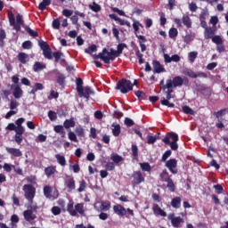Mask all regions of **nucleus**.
<instances>
[{
	"instance_id": "1",
	"label": "nucleus",
	"mask_w": 228,
	"mask_h": 228,
	"mask_svg": "<svg viewBox=\"0 0 228 228\" xmlns=\"http://www.w3.org/2000/svg\"><path fill=\"white\" fill-rule=\"evenodd\" d=\"M23 191L25 193V199L29 204V208L32 209H38V205L35 202V195H37V189L31 184H25L23 186Z\"/></svg>"
},
{
	"instance_id": "2",
	"label": "nucleus",
	"mask_w": 228,
	"mask_h": 228,
	"mask_svg": "<svg viewBox=\"0 0 228 228\" xmlns=\"http://www.w3.org/2000/svg\"><path fill=\"white\" fill-rule=\"evenodd\" d=\"M8 19H9L10 26H12L13 29H15L17 33L20 31V28H26V25L24 24V19H22V15L20 13H18L16 15V21H15V16L13 15V12H9Z\"/></svg>"
},
{
	"instance_id": "3",
	"label": "nucleus",
	"mask_w": 228,
	"mask_h": 228,
	"mask_svg": "<svg viewBox=\"0 0 228 228\" xmlns=\"http://www.w3.org/2000/svg\"><path fill=\"white\" fill-rule=\"evenodd\" d=\"M67 211L71 216H77V213H79V215L85 213V207L83 206V203H78L74 207V201L69 200L67 205Z\"/></svg>"
},
{
	"instance_id": "4",
	"label": "nucleus",
	"mask_w": 228,
	"mask_h": 228,
	"mask_svg": "<svg viewBox=\"0 0 228 228\" xmlns=\"http://www.w3.org/2000/svg\"><path fill=\"white\" fill-rule=\"evenodd\" d=\"M133 83L131 80H127L126 78L120 79L116 86V90H119L121 94H128V92L133 91Z\"/></svg>"
},
{
	"instance_id": "5",
	"label": "nucleus",
	"mask_w": 228,
	"mask_h": 228,
	"mask_svg": "<svg viewBox=\"0 0 228 228\" xmlns=\"http://www.w3.org/2000/svg\"><path fill=\"white\" fill-rule=\"evenodd\" d=\"M167 82H171V86H173L174 88L181 87L183 86V85H184L185 86H188V85H190V79H188V77H183L181 76H176L173 77V79L169 78L167 80Z\"/></svg>"
},
{
	"instance_id": "6",
	"label": "nucleus",
	"mask_w": 228,
	"mask_h": 228,
	"mask_svg": "<svg viewBox=\"0 0 228 228\" xmlns=\"http://www.w3.org/2000/svg\"><path fill=\"white\" fill-rule=\"evenodd\" d=\"M111 203L110 201H96L94 203V209L96 211H110Z\"/></svg>"
},
{
	"instance_id": "7",
	"label": "nucleus",
	"mask_w": 228,
	"mask_h": 228,
	"mask_svg": "<svg viewBox=\"0 0 228 228\" xmlns=\"http://www.w3.org/2000/svg\"><path fill=\"white\" fill-rule=\"evenodd\" d=\"M164 143H177L179 142V135L174 132H168L165 138L162 139Z\"/></svg>"
},
{
	"instance_id": "8",
	"label": "nucleus",
	"mask_w": 228,
	"mask_h": 228,
	"mask_svg": "<svg viewBox=\"0 0 228 228\" xmlns=\"http://www.w3.org/2000/svg\"><path fill=\"white\" fill-rule=\"evenodd\" d=\"M44 195L46 199H50V200H54V199H58V191L53 190L50 186L44 187Z\"/></svg>"
},
{
	"instance_id": "9",
	"label": "nucleus",
	"mask_w": 228,
	"mask_h": 228,
	"mask_svg": "<svg viewBox=\"0 0 228 228\" xmlns=\"http://www.w3.org/2000/svg\"><path fill=\"white\" fill-rule=\"evenodd\" d=\"M166 94V98L162 97L160 100V104H162V106H167V108H175V103H170V99H174L175 97V94H170L168 93H165Z\"/></svg>"
},
{
	"instance_id": "10",
	"label": "nucleus",
	"mask_w": 228,
	"mask_h": 228,
	"mask_svg": "<svg viewBox=\"0 0 228 228\" xmlns=\"http://www.w3.org/2000/svg\"><path fill=\"white\" fill-rule=\"evenodd\" d=\"M77 94L79 97H85L86 101L90 100V95H95V92L90 86H86L85 88H82V92H78Z\"/></svg>"
},
{
	"instance_id": "11",
	"label": "nucleus",
	"mask_w": 228,
	"mask_h": 228,
	"mask_svg": "<svg viewBox=\"0 0 228 228\" xmlns=\"http://www.w3.org/2000/svg\"><path fill=\"white\" fill-rule=\"evenodd\" d=\"M166 167L168 168L171 174H177V160L171 159L166 162Z\"/></svg>"
},
{
	"instance_id": "12",
	"label": "nucleus",
	"mask_w": 228,
	"mask_h": 228,
	"mask_svg": "<svg viewBox=\"0 0 228 228\" xmlns=\"http://www.w3.org/2000/svg\"><path fill=\"white\" fill-rule=\"evenodd\" d=\"M168 219L171 220L173 227H179L181 224L184 223V219L181 216H174V214L168 216Z\"/></svg>"
},
{
	"instance_id": "13",
	"label": "nucleus",
	"mask_w": 228,
	"mask_h": 228,
	"mask_svg": "<svg viewBox=\"0 0 228 228\" xmlns=\"http://www.w3.org/2000/svg\"><path fill=\"white\" fill-rule=\"evenodd\" d=\"M152 65L154 74H161V72H167L165 67H163V65H161V63L159 61H153Z\"/></svg>"
},
{
	"instance_id": "14",
	"label": "nucleus",
	"mask_w": 228,
	"mask_h": 228,
	"mask_svg": "<svg viewBox=\"0 0 228 228\" xmlns=\"http://www.w3.org/2000/svg\"><path fill=\"white\" fill-rule=\"evenodd\" d=\"M34 211H37V209H32L31 208H29V204H28V210H25L23 213L24 218L25 220H27V222H31V220H35V215H33Z\"/></svg>"
},
{
	"instance_id": "15",
	"label": "nucleus",
	"mask_w": 228,
	"mask_h": 228,
	"mask_svg": "<svg viewBox=\"0 0 228 228\" xmlns=\"http://www.w3.org/2000/svg\"><path fill=\"white\" fill-rule=\"evenodd\" d=\"M215 33H216V28L208 27L207 29L204 31V37L206 40L212 39V37H215Z\"/></svg>"
},
{
	"instance_id": "16",
	"label": "nucleus",
	"mask_w": 228,
	"mask_h": 228,
	"mask_svg": "<svg viewBox=\"0 0 228 228\" xmlns=\"http://www.w3.org/2000/svg\"><path fill=\"white\" fill-rule=\"evenodd\" d=\"M133 177L134 180L135 184H140L145 181V178H143V175H142V172L140 171H135L133 174Z\"/></svg>"
},
{
	"instance_id": "17",
	"label": "nucleus",
	"mask_w": 228,
	"mask_h": 228,
	"mask_svg": "<svg viewBox=\"0 0 228 228\" xmlns=\"http://www.w3.org/2000/svg\"><path fill=\"white\" fill-rule=\"evenodd\" d=\"M103 62L107 65H110L111 61H115V57L111 54L110 52H108V49H106V53L103 54Z\"/></svg>"
},
{
	"instance_id": "18",
	"label": "nucleus",
	"mask_w": 228,
	"mask_h": 228,
	"mask_svg": "<svg viewBox=\"0 0 228 228\" xmlns=\"http://www.w3.org/2000/svg\"><path fill=\"white\" fill-rule=\"evenodd\" d=\"M24 94V91L20 88V86L16 85L14 86V90L12 93V95L15 99H20L22 97V94Z\"/></svg>"
},
{
	"instance_id": "19",
	"label": "nucleus",
	"mask_w": 228,
	"mask_h": 228,
	"mask_svg": "<svg viewBox=\"0 0 228 228\" xmlns=\"http://www.w3.org/2000/svg\"><path fill=\"white\" fill-rule=\"evenodd\" d=\"M6 151L12 156H15V158H20L22 156V151L17 148H6Z\"/></svg>"
},
{
	"instance_id": "20",
	"label": "nucleus",
	"mask_w": 228,
	"mask_h": 228,
	"mask_svg": "<svg viewBox=\"0 0 228 228\" xmlns=\"http://www.w3.org/2000/svg\"><path fill=\"white\" fill-rule=\"evenodd\" d=\"M24 131L25 129H22V128H17L16 131H15V142L17 143H20L22 142V134H24Z\"/></svg>"
},
{
	"instance_id": "21",
	"label": "nucleus",
	"mask_w": 228,
	"mask_h": 228,
	"mask_svg": "<svg viewBox=\"0 0 228 228\" xmlns=\"http://www.w3.org/2000/svg\"><path fill=\"white\" fill-rule=\"evenodd\" d=\"M113 209L117 215H119L121 216H124V215L127 213V211L121 205H115L113 207Z\"/></svg>"
},
{
	"instance_id": "22",
	"label": "nucleus",
	"mask_w": 228,
	"mask_h": 228,
	"mask_svg": "<svg viewBox=\"0 0 228 228\" xmlns=\"http://www.w3.org/2000/svg\"><path fill=\"white\" fill-rule=\"evenodd\" d=\"M18 60L20 63L24 65L28 63V61H29V55H28V53H20L18 54Z\"/></svg>"
},
{
	"instance_id": "23",
	"label": "nucleus",
	"mask_w": 228,
	"mask_h": 228,
	"mask_svg": "<svg viewBox=\"0 0 228 228\" xmlns=\"http://www.w3.org/2000/svg\"><path fill=\"white\" fill-rule=\"evenodd\" d=\"M153 213L156 216H167V212H165L159 206L155 205L153 207Z\"/></svg>"
},
{
	"instance_id": "24",
	"label": "nucleus",
	"mask_w": 228,
	"mask_h": 228,
	"mask_svg": "<svg viewBox=\"0 0 228 228\" xmlns=\"http://www.w3.org/2000/svg\"><path fill=\"white\" fill-rule=\"evenodd\" d=\"M45 68H46L45 64H44L40 61H36L33 65L34 72H41V70H44V69H45Z\"/></svg>"
},
{
	"instance_id": "25",
	"label": "nucleus",
	"mask_w": 228,
	"mask_h": 228,
	"mask_svg": "<svg viewBox=\"0 0 228 228\" xmlns=\"http://www.w3.org/2000/svg\"><path fill=\"white\" fill-rule=\"evenodd\" d=\"M65 185L67 188H69V190H76V181H74V178L72 177H69L66 180Z\"/></svg>"
},
{
	"instance_id": "26",
	"label": "nucleus",
	"mask_w": 228,
	"mask_h": 228,
	"mask_svg": "<svg viewBox=\"0 0 228 228\" xmlns=\"http://www.w3.org/2000/svg\"><path fill=\"white\" fill-rule=\"evenodd\" d=\"M159 177H160V181H162V183H167L172 179V178H170V175H168V171H167V169H164L160 173Z\"/></svg>"
},
{
	"instance_id": "27",
	"label": "nucleus",
	"mask_w": 228,
	"mask_h": 228,
	"mask_svg": "<svg viewBox=\"0 0 228 228\" xmlns=\"http://www.w3.org/2000/svg\"><path fill=\"white\" fill-rule=\"evenodd\" d=\"M182 199L181 197H176V198H174L172 200H171V206L172 208H175V209H179V208H181V202H182Z\"/></svg>"
},
{
	"instance_id": "28",
	"label": "nucleus",
	"mask_w": 228,
	"mask_h": 228,
	"mask_svg": "<svg viewBox=\"0 0 228 228\" xmlns=\"http://www.w3.org/2000/svg\"><path fill=\"white\" fill-rule=\"evenodd\" d=\"M182 22L188 29L191 28V19L188 15H183L182 18Z\"/></svg>"
},
{
	"instance_id": "29",
	"label": "nucleus",
	"mask_w": 228,
	"mask_h": 228,
	"mask_svg": "<svg viewBox=\"0 0 228 228\" xmlns=\"http://www.w3.org/2000/svg\"><path fill=\"white\" fill-rule=\"evenodd\" d=\"M162 90H167L166 94H174V86H172V82L166 81L165 86H162Z\"/></svg>"
},
{
	"instance_id": "30",
	"label": "nucleus",
	"mask_w": 228,
	"mask_h": 228,
	"mask_svg": "<svg viewBox=\"0 0 228 228\" xmlns=\"http://www.w3.org/2000/svg\"><path fill=\"white\" fill-rule=\"evenodd\" d=\"M148 143H156L157 140H161V134H157L155 135H147Z\"/></svg>"
},
{
	"instance_id": "31",
	"label": "nucleus",
	"mask_w": 228,
	"mask_h": 228,
	"mask_svg": "<svg viewBox=\"0 0 228 228\" xmlns=\"http://www.w3.org/2000/svg\"><path fill=\"white\" fill-rule=\"evenodd\" d=\"M63 127H65V129L76 127V121H74V118L66 119L63 123Z\"/></svg>"
},
{
	"instance_id": "32",
	"label": "nucleus",
	"mask_w": 228,
	"mask_h": 228,
	"mask_svg": "<svg viewBox=\"0 0 228 228\" xmlns=\"http://www.w3.org/2000/svg\"><path fill=\"white\" fill-rule=\"evenodd\" d=\"M111 127H113L112 128V134H113V136H119L120 135V126L118 125V124H115V123H113L112 125H111Z\"/></svg>"
},
{
	"instance_id": "33",
	"label": "nucleus",
	"mask_w": 228,
	"mask_h": 228,
	"mask_svg": "<svg viewBox=\"0 0 228 228\" xmlns=\"http://www.w3.org/2000/svg\"><path fill=\"white\" fill-rule=\"evenodd\" d=\"M55 158H56L59 165H61V167H65V165H67V160L65 159L64 156L56 154Z\"/></svg>"
},
{
	"instance_id": "34",
	"label": "nucleus",
	"mask_w": 228,
	"mask_h": 228,
	"mask_svg": "<svg viewBox=\"0 0 228 228\" xmlns=\"http://www.w3.org/2000/svg\"><path fill=\"white\" fill-rule=\"evenodd\" d=\"M51 4V0H43L42 3L39 4L38 5V10L41 12H44L47 6Z\"/></svg>"
},
{
	"instance_id": "35",
	"label": "nucleus",
	"mask_w": 228,
	"mask_h": 228,
	"mask_svg": "<svg viewBox=\"0 0 228 228\" xmlns=\"http://www.w3.org/2000/svg\"><path fill=\"white\" fill-rule=\"evenodd\" d=\"M89 9L92 10V12L98 13V12H101L102 7L99 4L93 2V4H89Z\"/></svg>"
},
{
	"instance_id": "36",
	"label": "nucleus",
	"mask_w": 228,
	"mask_h": 228,
	"mask_svg": "<svg viewBox=\"0 0 228 228\" xmlns=\"http://www.w3.org/2000/svg\"><path fill=\"white\" fill-rule=\"evenodd\" d=\"M43 56L46 60H53V51L51 50V47L46 50H43Z\"/></svg>"
},
{
	"instance_id": "37",
	"label": "nucleus",
	"mask_w": 228,
	"mask_h": 228,
	"mask_svg": "<svg viewBox=\"0 0 228 228\" xmlns=\"http://www.w3.org/2000/svg\"><path fill=\"white\" fill-rule=\"evenodd\" d=\"M25 31H27V33L30 36L33 37V38H37V37H38V32L31 29V28H29V26H26L24 27Z\"/></svg>"
},
{
	"instance_id": "38",
	"label": "nucleus",
	"mask_w": 228,
	"mask_h": 228,
	"mask_svg": "<svg viewBox=\"0 0 228 228\" xmlns=\"http://www.w3.org/2000/svg\"><path fill=\"white\" fill-rule=\"evenodd\" d=\"M183 74L185 76H188L189 77H191L192 79H197V73L194 72L193 70L190 69H186L183 71Z\"/></svg>"
},
{
	"instance_id": "39",
	"label": "nucleus",
	"mask_w": 228,
	"mask_h": 228,
	"mask_svg": "<svg viewBox=\"0 0 228 228\" xmlns=\"http://www.w3.org/2000/svg\"><path fill=\"white\" fill-rule=\"evenodd\" d=\"M6 38V31L0 29V47H4V40Z\"/></svg>"
},
{
	"instance_id": "40",
	"label": "nucleus",
	"mask_w": 228,
	"mask_h": 228,
	"mask_svg": "<svg viewBox=\"0 0 228 228\" xmlns=\"http://www.w3.org/2000/svg\"><path fill=\"white\" fill-rule=\"evenodd\" d=\"M53 131L57 133V134H65V128L61 125H56L53 127Z\"/></svg>"
},
{
	"instance_id": "41",
	"label": "nucleus",
	"mask_w": 228,
	"mask_h": 228,
	"mask_svg": "<svg viewBox=\"0 0 228 228\" xmlns=\"http://www.w3.org/2000/svg\"><path fill=\"white\" fill-rule=\"evenodd\" d=\"M140 28H143V25H142L140 21H134L133 23V28H134L135 37L136 35H138V32L140 31Z\"/></svg>"
},
{
	"instance_id": "42",
	"label": "nucleus",
	"mask_w": 228,
	"mask_h": 228,
	"mask_svg": "<svg viewBox=\"0 0 228 228\" xmlns=\"http://www.w3.org/2000/svg\"><path fill=\"white\" fill-rule=\"evenodd\" d=\"M75 133L80 136V138H83L85 136V128H83L81 126H77L75 128Z\"/></svg>"
},
{
	"instance_id": "43",
	"label": "nucleus",
	"mask_w": 228,
	"mask_h": 228,
	"mask_svg": "<svg viewBox=\"0 0 228 228\" xmlns=\"http://www.w3.org/2000/svg\"><path fill=\"white\" fill-rule=\"evenodd\" d=\"M65 79L66 77L63 74H60L57 76V83L60 85V86H65Z\"/></svg>"
},
{
	"instance_id": "44",
	"label": "nucleus",
	"mask_w": 228,
	"mask_h": 228,
	"mask_svg": "<svg viewBox=\"0 0 228 228\" xmlns=\"http://www.w3.org/2000/svg\"><path fill=\"white\" fill-rule=\"evenodd\" d=\"M193 40H195V35L193 34H187L183 38V42L185 44H191Z\"/></svg>"
},
{
	"instance_id": "45",
	"label": "nucleus",
	"mask_w": 228,
	"mask_h": 228,
	"mask_svg": "<svg viewBox=\"0 0 228 228\" xmlns=\"http://www.w3.org/2000/svg\"><path fill=\"white\" fill-rule=\"evenodd\" d=\"M167 188L169 190V191H175V183H174V181L172 178L170 180H167Z\"/></svg>"
},
{
	"instance_id": "46",
	"label": "nucleus",
	"mask_w": 228,
	"mask_h": 228,
	"mask_svg": "<svg viewBox=\"0 0 228 228\" xmlns=\"http://www.w3.org/2000/svg\"><path fill=\"white\" fill-rule=\"evenodd\" d=\"M182 110L185 113V115H195V111L190 108V106H183L182 107Z\"/></svg>"
},
{
	"instance_id": "47",
	"label": "nucleus",
	"mask_w": 228,
	"mask_h": 228,
	"mask_svg": "<svg viewBox=\"0 0 228 228\" xmlns=\"http://www.w3.org/2000/svg\"><path fill=\"white\" fill-rule=\"evenodd\" d=\"M212 42L213 44H216V45H220L224 44V39H222V37L220 36H214V37H212Z\"/></svg>"
},
{
	"instance_id": "48",
	"label": "nucleus",
	"mask_w": 228,
	"mask_h": 228,
	"mask_svg": "<svg viewBox=\"0 0 228 228\" xmlns=\"http://www.w3.org/2000/svg\"><path fill=\"white\" fill-rule=\"evenodd\" d=\"M134 95H136L139 100L145 101V99H147V94H145L143 91H135Z\"/></svg>"
},
{
	"instance_id": "49",
	"label": "nucleus",
	"mask_w": 228,
	"mask_h": 228,
	"mask_svg": "<svg viewBox=\"0 0 228 228\" xmlns=\"http://www.w3.org/2000/svg\"><path fill=\"white\" fill-rule=\"evenodd\" d=\"M169 38H175L179 35V31L175 28H171L168 32Z\"/></svg>"
},
{
	"instance_id": "50",
	"label": "nucleus",
	"mask_w": 228,
	"mask_h": 228,
	"mask_svg": "<svg viewBox=\"0 0 228 228\" xmlns=\"http://www.w3.org/2000/svg\"><path fill=\"white\" fill-rule=\"evenodd\" d=\"M135 56L136 58L139 60V65H142V63H144V60H143V53H142L140 52V50H136L135 51Z\"/></svg>"
},
{
	"instance_id": "51",
	"label": "nucleus",
	"mask_w": 228,
	"mask_h": 228,
	"mask_svg": "<svg viewBox=\"0 0 228 228\" xmlns=\"http://www.w3.org/2000/svg\"><path fill=\"white\" fill-rule=\"evenodd\" d=\"M110 159L115 163H120V161H123V158L118 154H112L110 156Z\"/></svg>"
},
{
	"instance_id": "52",
	"label": "nucleus",
	"mask_w": 228,
	"mask_h": 228,
	"mask_svg": "<svg viewBox=\"0 0 228 228\" xmlns=\"http://www.w3.org/2000/svg\"><path fill=\"white\" fill-rule=\"evenodd\" d=\"M77 83V92H83V79L81 78H77L76 80Z\"/></svg>"
},
{
	"instance_id": "53",
	"label": "nucleus",
	"mask_w": 228,
	"mask_h": 228,
	"mask_svg": "<svg viewBox=\"0 0 228 228\" xmlns=\"http://www.w3.org/2000/svg\"><path fill=\"white\" fill-rule=\"evenodd\" d=\"M97 52V45H92L88 48L85 49V53L87 54H92V53Z\"/></svg>"
},
{
	"instance_id": "54",
	"label": "nucleus",
	"mask_w": 228,
	"mask_h": 228,
	"mask_svg": "<svg viewBox=\"0 0 228 228\" xmlns=\"http://www.w3.org/2000/svg\"><path fill=\"white\" fill-rule=\"evenodd\" d=\"M55 172H56V169L53 167H49L45 169V175H47V177L53 175V174H54Z\"/></svg>"
},
{
	"instance_id": "55",
	"label": "nucleus",
	"mask_w": 228,
	"mask_h": 228,
	"mask_svg": "<svg viewBox=\"0 0 228 228\" xmlns=\"http://www.w3.org/2000/svg\"><path fill=\"white\" fill-rule=\"evenodd\" d=\"M105 53H106V48H103L102 53H100L99 54H94L93 57L94 60H102V61H103Z\"/></svg>"
},
{
	"instance_id": "56",
	"label": "nucleus",
	"mask_w": 228,
	"mask_h": 228,
	"mask_svg": "<svg viewBox=\"0 0 228 228\" xmlns=\"http://www.w3.org/2000/svg\"><path fill=\"white\" fill-rule=\"evenodd\" d=\"M21 46H22V49L29 50L31 49V47H33V43L29 40H27L22 43Z\"/></svg>"
},
{
	"instance_id": "57",
	"label": "nucleus",
	"mask_w": 228,
	"mask_h": 228,
	"mask_svg": "<svg viewBox=\"0 0 228 228\" xmlns=\"http://www.w3.org/2000/svg\"><path fill=\"white\" fill-rule=\"evenodd\" d=\"M198 54H199V53H197V52L189 53V61H191V63H193V61H195V60H197Z\"/></svg>"
},
{
	"instance_id": "58",
	"label": "nucleus",
	"mask_w": 228,
	"mask_h": 228,
	"mask_svg": "<svg viewBox=\"0 0 228 228\" xmlns=\"http://www.w3.org/2000/svg\"><path fill=\"white\" fill-rule=\"evenodd\" d=\"M143 172H151V165L149 163L139 164Z\"/></svg>"
},
{
	"instance_id": "59",
	"label": "nucleus",
	"mask_w": 228,
	"mask_h": 228,
	"mask_svg": "<svg viewBox=\"0 0 228 228\" xmlns=\"http://www.w3.org/2000/svg\"><path fill=\"white\" fill-rule=\"evenodd\" d=\"M48 118H50L52 122H54V120L58 118V116L56 115V112L50 110L48 111Z\"/></svg>"
},
{
	"instance_id": "60",
	"label": "nucleus",
	"mask_w": 228,
	"mask_h": 228,
	"mask_svg": "<svg viewBox=\"0 0 228 228\" xmlns=\"http://www.w3.org/2000/svg\"><path fill=\"white\" fill-rule=\"evenodd\" d=\"M68 138L69 140H70L71 142H77V136H76V134L72 131H69L68 134Z\"/></svg>"
},
{
	"instance_id": "61",
	"label": "nucleus",
	"mask_w": 228,
	"mask_h": 228,
	"mask_svg": "<svg viewBox=\"0 0 228 228\" xmlns=\"http://www.w3.org/2000/svg\"><path fill=\"white\" fill-rule=\"evenodd\" d=\"M86 190V182L85 180H82L79 184V188L77 189V191L81 193L82 191H85Z\"/></svg>"
},
{
	"instance_id": "62",
	"label": "nucleus",
	"mask_w": 228,
	"mask_h": 228,
	"mask_svg": "<svg viewBox=\"0 0 228 228\" xmlns=\"http://www.w3.org/2000/svg\"><path fill=\"white\" fill-rule=\"evenodd\" d=\"M39 47L42 49V51H45L46 49H49L51 46L47 45V42L45 41H39Z\"/></svg>"
},
{
	"instance_id": "63",
	"label": "nucleus",
	"mask_w": 228,
	"mask_h": 228,
	"mask_svg": "<svg viewBox=\"0 0 228 228\" xmlns=\"http://www.w3.org/2000/svg\"><path fill=\"white\" fill-rule=\"evenodd\" d=\"M106 170H109V172H111L112 170H115V163L113 162H108L105 165Z\"/></svg>"
},
{
	"instance_id": "64",
	"label": "nucleus",
	"mask_w": 228,
	"mask_h": 228,
	"mask_svg": "<svg viewBox=\"0 0 228 228\" xmlns=\"http://www.w3.org/2000/svg\"><path fill=\"white\" fill-rule=\"evenodd\" d=\"M52 28L53 29H60V20L59 19H55L53 20Z\"/></svg>"
}]
</instances>
